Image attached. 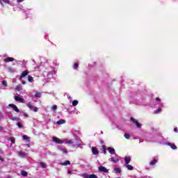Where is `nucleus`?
Wrapping results in <instances>:
<instances>
[{"label":"nucleus","mask_w":178,"mask_h":178,"mask_svg":"<svg viewBox=\"0 0 178 178\" xmlns=\"http://www.w3.org/2000/svg\"><path fill=\"white\" fill-rule=\"evenodd\" d=\"M22 84H26V82L25 81H22Z\"/></svg>","instance_id":"48"},{"label":"nucleus","mask_w":178,"mask_h":178,"mask_svg":"<svg viewBox=\"0 0 178 178\" xmlns=\"http://www.w3.org/2000/svg\"><path fill=\"white\" fill-rule=\"evenodd\" d=\"M168 145H169V147H170L172 149H177V146H176V145H175L174 143H168Z\"/></svg>","instance_id":"15"},{"label":"nucleus","mask_w":178,"mask_h":178,"mask_svg":"<svg viewBox=\"0 0 178 178\" xmlns=\"http://www.w3.org/2000/svg\"><path fill=\"white\" fill-rule=\"evenodd\" d=\"M102 149H103L104 154H106V146L105 145H103L102 146Z\"/></svg>","instance_id":"30"},{"label":"nucleus","mask_w":178,"mask_h":178,"mask_svg":"<svg viewBox=\"0 0 178 178\" xmlns=\"http://www.w3.org/2000/svg\"><path fill=\"white\" fill-rule=\"evenodd\" d=\"M55 74H56V72H55V70H51L49 72H44V76H47V79H52L53 76Z\"/></svg>","instance_id":"1"},{"label":"nucleus","mask_w":178,"mask_h":178,"mask_svg":"<svg viewBox=\"0 0 178 178\" xmlns=\"http://www.w3.org/2000/svg\"><path fill=\"white\" fill-rule=\"evenodd\" d=\"M0 161H1V162H3V159L1 158V156H0Z\"/></svg>","instance_id":"47"},{"label":"nucleus","mask_w":178,"mask_h":178,"mask_svg":"<svg viewBox=\"0 0 178 178\" xmlns=\"http://www.w3.org/2000/svg\"><path fill=\"white\" fill-rule=\"evenodd\" d=\"M125 167L127 169H128V170H133L134 169V167L130 164H125Z\"/></svg>","instance_id":"18"},{"label":"nucleus","mask_w":178,"mask_h":178,"mask_svg":"<svg viewBox=\"0 0 178 178\" xmlns=\"http://www.w3.org/2000/svg\"><path fill=\"white\" fill-rule=\"evenodd\" d=\"M99 172H103V173H108V172H109L108 170V169H106V168H105L102 165L99 167Z\"/></svg>","instance_id":"9"},{"label":"nucleus","mask_w":178,"mask_h":178,"mask_svg":"<svg viewBox=\"0 0 178 178\" xmlns=\"http://www.w3.org/2000/svg\"><path fill=\"white\" fill-rule=\"evenodd\" d=\"M61 165L63 166H67V165H70V161L67 160L64 163H61Z\"/></svg>","instance_id":"22"},{"label":"nucleus","mask_w":178,"mask_h":178,"mask_svg":"<svg viewBox=\"0 0 178 178\" xmlns=\"http://www.w3.org/2000/svg\"><path fill=\"white\" fill-rule=\"evenodd\" d=\"M40 165L41 168H42L43 169H45V168H47V164H45V163H44V162H40Z\"/></svg>","instance_id":"25"},{"label":"nucleus","mask_w":178,"mask_h":178,"mask_svg":"<svg viewBox=\"0 0 178 178\" xmlns=\"http://www.w3.org/2000/svg\"><path fill=\"white\" fill-rule=\"evenodd\" d=\"M156 162H158L157 159H154L153 161H152L149 163L150 166H154V165H155V163H156Z\"/></svg>","instance_id":"20"},{"label":"nucleus","mask_w":178,"mask_h":178,"mask_svg":"<svg viewBox=\"0 0 178 178\" xmlns=\"http://www.w3.org/2000/svg\"><path fill=\"white\" fill-rule=\"evenodd\" d=\"M75 141H76V147H79V140L76 139Z\"/></svg>","instance_id":"40"},{"label":"nucleus","mask_w":178,"mask_h":178,"mask_svg":"<svg viewBox=\"0 0 178 178\" xmlns=\"http://www.w3.org/2000/svg\"><path fill=\"white\" fill-rule=\"evenodd\" d=\"M124 137H125L127 140H130V135L129 134H124Z\"/></svg>","instance_id":"32"},{"label":"nucleus","mask_w":178,"mask_h":178,"mask_svg":"<svg viewBox=\"0 0 178 178\" xmlns=\"http://www.w3.org/2000/svg\"><path fill=\"white\" fill-rule=\"evenodd\" d=\"M24 0H17V2L18 3H21V2H23Z\"/></svg>","instance_id":"42"},{"label":"nucleus","mask_w":178,"mask_h":178,"mask_svg":"<svg viewBox=\"0 0 178 178\" xmlns=\"http://www.w3.org/2000/svg\"><path fill=\"white\" fill-rule=\"evenodd\" d=\"M26 76H29V71L26 70V71H24L20 77H19V80H22V79H24V77H26Z\"/></svg>","instance_id":"10"},{"label":"nucleus","mask_w":178,"mask_h":178,"mask_svg":"<svg viewBox=\"0 0 178 178\" xmlns=\"http://www.w3.org/2000/svg\"><path fill=\"white\" fill-rule=\"evenodd\" d=\"M3 3H6L7 5H10V1L9 0H0V5L3 8L5 5Z\"/></svg>","instance_id":"8"},{"label":"nucleus","mask_w":178,"mask_h":178,"mask_svg":"<svg viewBox=\"0 0 178 178\" xmlns=\"http://www.w3.org/2000/svg\"><path fill=\"white\" fill-rule=\"evenodd\" d=\"M174 131H175V133H178V129L177 128H175L174 129Z\"/></svg>","instance_id":"45"},{"label":"nucleus","mask_w":178,"mask_h":178,"mask_svg":"<svg viewBox=\"0 0 178 178\" xmlns=\"http://www.w3.org/2000/svg\"><path fill=\"white\" fill-rule=\"evenodd\" d=\"M22 138L24 140H29V136H27L26 135H24Z\"/></svg>","instance_id":"37"},{"label":"nucleus","mask_w":178,"mask_h":178,"mask_svg":"<svg viewBox=\"0 0 178 178\" xmlns=\"http://www.w3.org/2000/svg\"><path fill=\"white\" fill-rule=\"evenodd\" d=\"M82 177L83 178H97V175L92 174V175H88V174H82Z\"/></svg>","instance_id":"6"},{"label":"nucleus","mask_w":178,"mask_h":178,"mask_svg":"<svg viewBox=\"0 0 178 178\" xmlns=\"http://www.w3.org/2000/svg\"><path fill=\"white\" fill-rule=\"evenodd\" d=\"M64 123H66V121L65 120H60L57 121L58 124H64Z\"/></svg>","instance_id":"23"},{"label":"nucleus","mask_w":178,"mask_h":178,"mask_svg":"<svg viewBox=\"0 0 178 178\" xmlns=\"http://www.w3.org/2000/svg\"><path fill=\"white\" fill-rule=\"evenodd\" d=\"M131 157H130V156H126V157L124 158V162H125L126 165H128L129 163L131 162Z\"/></svg>","instance_id":"17"},{"label":"nucleus","mask_w":178,"mask_h":178,"mask_svg":"<svg viewBox=\"0 0 178 178\" xmlns=\"http://www.w3.org/2000/svg\"><path fill=\"white\" fill-rule=\"evenodd\" d=\"M79 67V64L77 63H75L73 65V69H77Z\"/></svg>","instance_id":"33"},{"label":"nucleus","mask_w":178,"mask_h":178,"mask_svg":"<svg viewBox=\"0 0 178 178\" xmlns=\"http://www.w3.org/2000/svg\"><path fill=\"white\" fill-rule=\"evenodd\" d=\"M130 120L131 122H132V123H134V124H136V127H138V129H140L141 127V126H143V124L138 123V120H136V118L131 117L130 118Z\"/></svg>","instance_id":"2"},{"label":"nucleus","mask_w":178,"mask_h":178,"mask_svg":"<svg viewBox=\"0 0 178 178\" xmlns=\"http://www.w3.org/2000/svg\"><path fill=\"white\" fill-rule=\"evenodd\" d=\"M56 109H58V106L56 105H53L51 107V111H54V112H56Z\"/></svg>","instance_id":"28"},{"label":"nucleus","mask_w":178,"mask_h":178,"mask_svg":"<svg viewBox=\"0 0 178 178\" xmlns=\"http://www.w3.org/2000/svg\"><path fill=\"white\" fill-rule=\"evenodd\" d=\"M74 142H73L72 140H68V141L67 142V144L72 145V144H74Z\"/></svg>","instance_id":"39"},{"label":"nucleus","mask_w":178,"mask_h":178,"mask_svg":"<svg viewBox=\"0 0 178 178\" xmlns=\"http://www.w3.org/2000/svg\"><path fill=\"white\" fill-rule=\"evenodd\" d=\"M36 98H41V92H38L35 94Z\"/></svg>","instance_id":"31"},{"label":"nucleus","mask_w":178,"mask_h":178,"mask_svg":"<svg viewBox=\"0 0 178 178\" xmlns=\"http://www.w3.org/2000/svg\"><path fill=\"white\" fill-rule=\"evenodd\" d=\"M17 126L19 128L22 129L23 127V125L22 124V122H17Z\"/></svg>","instance_id":"34"},{"label":"nucleus","mask_w":178,"mask_h":178,"mask_svg":"<svg viewBox=\"0 0 178 178\" xmlns=\"http://www.w3.org/2000/svg\"><path fill=\"white\" fill-rule=\"evenodd\" d=\"M18 154L21 156V158H26V152H19Z\"/></svg>","instance_id":"19"},{"label":"nucleus","mask_w":178,"mask_h":178,"mask_svg":"<svg viewBox=\"0 0 178 178\" xmlns=\"http://www.w3.org/2000/svg\"><path fill=\"white\" fill-rule=\"evenodd\" d=\"M21 175L24 177H26V176H28L29 173L26 171L22 170V171H21Z\"/></svg>","instance_id":"21"},{"label":"nucleus","mask_w":178,"mask_h":178,"mask_svg":"<svg viewBox=\"0 0 178 178\" xmlns=\"http://www.w3.org/2000/svg\"><path fill=\"white\" fill-rule=\"evenodd\" d=\"M110 162H113L114 163H118L119 162V159H115L113 157H111L108 159Z\"/></svg>","instance_id":"16"},{"label":"nucleus","mask_w":178,"mask_h":178,"mask_svg":"<svg viewBox=\"0 0 178 178\" xmlns=\"http://www.w3.org/2000/svg\"><path fill=\"white\" fill-rule=\"evenodd\" d=\"M3 60L6 63H8V62H13V60H15V58H13L12 57H8V58H5Z\"/></svg>","instance_id":"14"},{"label":"nucleus","mask_w":178,"mask_h":178,"mask_svg":"<svg viewBox=\"0 0 178 178\" xmlns=\"http://www.w3.org/2000/svg\"><path fill=\"white\" fill-rule=\"evenodd\" d=\"M1 83L4 87H8V82L6 80L2 81Z\"/></svg>","instance_id":"29"},{"label":"nucleus","mask_w":178,"mask_h":178,"mask_svg":"<svg viewBox=\"0 0 178 178\" xmlns=\"http://www.w3.org/2000/svg\"><path fill=\"white\" fill-rule=\"evenodd\" d=\"M0 130H2V127H0Z\"/></svg>","instance_id":"49"},{"label":"nucleus","mask_w":178,"mask_h":178,"mask_svg":"<svg viewBox=\"0 0 178 178\" xmlns=\"http://www.w3.org/2000/svg\"><path fill=\"white\" fill-rule=\"evenodd\" d=\"M92 152L93 155H98V154H99V152L98 151V148H97V147H92Z\"/></svg>","instance_id":"13"},{"label":"nucleus","mask_w":178,"mask_h":178,"mask_svg":"<svg viewBox=\"0 0 178 178\" xmlns=\"http://www.w3.org/2000/svg\"><path fill=\"white\" fill-rule=\"evenodd\" d=\"M107 150L111 155H115L116 154V151L113 147H108Z\"/></svg>","instance_id":"12"},{"label":"nucleus","mask_w":178,"mask_h":178,"mask_svg":"<svg viewBox=\"0 0 178 178\" xmlns=\"http://www.w3.org/2000/svg\"><path fill=\"white\" fill-rule=\"evenodd\" d=\"M26 106H28L31 111H33V112H38V108L34 107L30 102L26 104Z\"/></svg>","instance_id":"3"},{"label":"nucleus","mask_w":178,"mask_h":178,"mask_svg":"<svg viewBox=\"0 0 178 178\" xmlns=\"http://www.w3.org/2000/svg\"><path fill=\"white\" fill-rule=\"evenodd\" d=\"M77 105H79V101H77V100H74V101L72 102V106H77Z\"/></svg>","instance_id":"27"},{"label":"nucleus","mask_w":178,"mask_h":178,"mask_svg":"<svg viewBox=\"0 0 178 178\" xmlns=\"http://www.w3.org/2000/svg\"><path fill=\"white\" fill-rule=\"evenodd\" d=\"M12 120L19 122V120H20V119H19V118H16V117H15V118H12Z\"/></svg>","instance_id":"35"},{"label":"nucleus","mask_w":178,"mask_h":178,"mask_svg":"<svg viewBox=\"0 0 178 178\" xmlns=\"http://www.w3.org/2000/svg\"><path fill=\"white\" fill-rule=\"evenodd\" d=\"M53 141L56 143V144H63L64 143V141L60 140V138L56 137L53 138Z\"/></svg>","instance_id":"7"},{"label":"nucleus","mask_w":178,"mask_h":178,"mask_svg":"<svg viewBox=\"0 0 178 178\" xmlns=\"http://www.w3.org/2000/svg\"><path fill=\"white\" fill-rule=\"evenodd\" d=\"M156 101H157L158 102H161V99H159V97H156Z\"/></svg>","instance_id":"43"},{"label":"nucleus","mask_w":178,"mask_h":178,"mask_svg":"<svg viewBox=\"0 0 178 178\" xmlns=\"http://www.w3.org/2000/svg\"><path fill=\"white\" fill-rule=\"evenodd\" d=\"M24 116H25V118H29V114H27V113H24Z\"/></svg>","instance_id":"44"},{"label":"nucleus","mask_w":178,"mask_h":178,"mask_svg":"<svg viewBox=\"0 0 178 178\" xmlns=\"http://www.w3.org/2000/svg\"><path fill=\"white\" fill-rule=\"evenodd\" d=\"M28 147H30V145H28Z\"/></svg>","instance_id":"50"},{"label":"nucleus","mask_w":178,"mask_h":178,"mask_svg":"<svg viewBox=\"0 0 178 178\" xmlns=\"http://www.w3.org/2000/svg\"><path fill=\"white\" fill-rule=\"evenodd\" d=\"M28 81H29V83H33L34 81V79L33 78V76H28Z\"/></svg>","instance_id":"24"},{"label":"nucleus","mask_w":178,"mask_h":178,"mask_svg":"<svg viewBox=\"0 0 178 178\" xmlns=\"http://www.w3.org/2000/svg\"><path fill=\"white\" fill-rule=\"evenodd\" d=\"M5 69H6L7 72H9V73H15L16 72L15 68L8 65H5Z\"/></svg>","instance_id":"5"},{"label":"nucleus","mask_w":178,"mask_h":178,"mask_svg":"<svg viewBox=\"0 0 178 178\" xmlns=\"http://www.w3.org/2000/svg\"><path fill=\"white\" fill-rule=\"evenodd\" d=\"M60 151H62V152H63V154H66V153L67 152V150L66 149H65V148L61 149Z\"/></svg>","instance_id":"36"},{"label":"nucleus","mask_w":178,"mask_h":178,"mask_svg":"<svg viewBox=\"0 0 178 178\" xmlns=\"http://www.w3.org/2000/svg\"><path fill=\"white\" fill-rule=\"evenodd\" d=\"M8 106L10 108H12L13 111H15V112H17V113H19V112H20V110H19V108H17V106L13 104H8Z\"/></svg>","instance_id":"4"},{"label":"nucleus","mask_w":178,"mask_h":178,"mask_svg":"<svg viewBox=\"0 0 178 178\" xmlns=\"http://www.w3.org/2000/svg\"><path fill=\"white\" fill-rule=\"evenodd\" d=\"M15 101H17V102H21L22 104L24 103V99L19 97V96H15Z\"/></svg>","instance_id":"11"},{"label":"nucleus","mask_w":178,"mask_h":178,"mask_svg":"<svg viewBox=\"0 0 178 178\" xmlns=\"http://www.w3.org/2000/svg\"><path fill=\"white\" fill-rule=\"evenodd\" d=\"M159 112H161V108L157 109V110L155 111V113H159Z\"/></svg>","instance_id":"41"},{"label":"nucleus","mask_w":178,"mask_h":178,"mask_svg":"<svg viewBox=\"0 0 178 178\" xmlns=\"http://www.w3.org/2000/svg\"><path fill=\"white\" fill-rule=\"evenodd\" d=\"M10 141L13 144H15V138H10Z\"/></svg>","instance_id":"38"},{"label":"nucleus","mask_w":178,"mask_h":178,"mask_svg":"<svg viewBox=\"0 0 178 178\" xmlns=\"http://www.w3.org/2000/svg\"><path fill=\"white\" fill-rule=\"evenodd\" d=\"M114 170L116 173H122V169L120 168H115Z\"/></svg>","instance_id":"26"},{"label":"nucleus","mask_w":178,"mask_h":178,"mask_svg":"<svg viewBox=\"0 0 178 178\" xmlns=\"http://www.w3.org/2000/svg\"><path fill=\"white\" fill-rule=\"evenodd\" d=\"M67 173H68L69 175H72V172H71L70 170H68V171H67Z\"/></svg>","instance_id":"46"}]
</instances>
